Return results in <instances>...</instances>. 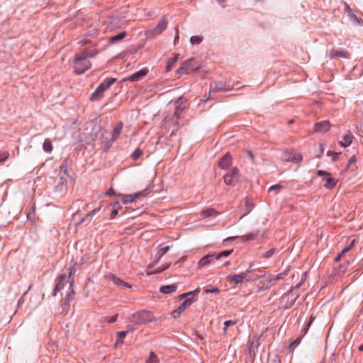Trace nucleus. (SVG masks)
<instances>
[{
	"mask_svg": "<svg viewBox=\"0 0 363 363\" xmlns=\"http://www.w3.org/2000/svg\"><path fill=\"white\" fill-rule=\"evenodd\" d=\"M95 55L84 50L81 52L77 54L74 58V72L77 74L84 73L86 70L89 69L91 64L87 60L88 57H93Z\"/></svg>",
	"mask_w": 363,
	"mask_h": 363,
	"instance_id": "nucleus-1",
	"label": "nucleus"
},
{
	"mask_svg": "<svg viewBox=\"0 0 363 363\" xmlns=\"http://www.w3.org/2000/svg\"><path fill=\"white\" fill-rule=\"evenodd\" d=\"M152 320V315L149 311H141L130 315L128 321L135 325H141Z\"/></svg>",
	"mask_w": 363,
	"mask_h": 363,
	"instance_id": "nucleus-2",
	"label": "nucleus"
},
{
	"mask_svg": "<svg viewBox=\"0 0 363 363\" xmlns=\"http://www.w3.org/2000/svg\"><path fill=\"white\" fill-rule=\"evenodd\" d=\"M167 25V19L166 16H163L157 26L152 29L145 30V35L147 38H154L160 35L166 29Z\"/></svg>",
	"mask_w": 363,
	"mask_h": 363,
	"instance_id": "nucleus-3",
	"label": "nucleus"
},
{
	"mask_svg": "<svg viewBox=\"0 0 363 363\" xmlns=\"http://www.w3.org/2000/svg\"><path fill=\"white\" fill-rule=\"evenodd\" d=\"M233 250H224L218 254L207 255L202 257L198 263L199 267H203L208 265L213 259H219L223 257H228L232 253Z\"/></svg>",
	"mask_w": 363,
	"mask_h": 363,
	"instance_id": "nucleus-4",
	"label": "nucleus"
},
{
	"mask_svg": "<svg viewBox=\"0 0 363 363\" xmlns=\"http://www.w3.org/2000/svg\"><path fill=\"white\" fill-rule=\"evenodd\" d=\"M116 79L110 78L103 82L91 94V99L92 101L98 100L102 96L103 92L108 89L115 82Z\"/></svg>",
	"mask_w": 363,
	"mask_h": 363,
	"instance_id": "nucleus-5",
	"label": "nucleus"
},
{
	"mask_svg": "<svg viewBox=\"0 0 363 363\" xmlns=\"http://www.w3.org/2000/svg\"><path fill=\"white\" fill-rule=\"evenodd\" d=\"M173 104L174 107V116L177 118H179L184 111L187 108L186 99L179 97L174 101H171L169 104Z\"/></svg>",
	"mask_w": 363,
	"mask_h": 363,
	"instance_id": "nucleus-6",
	"label": "nucleus"
},
{
	"mask_svg": "<svg viewBox=\"0 0 363 363\" xmlns=\"http://www.w3.org/2000/svg\"><path fill=\"white\" fill-rule=\"evenodd\" d=\"M223 179L225 184L235 186L238 181V169L232 168L224 175Z\"/></svg>",
	"mask_w": 363,
	"mask_h": 363,
	"instance_id": "nucleus-7",
	"label": "nucleus"
},
{
	"mask_svg": "<svg viewBox=\"0 0 363 363\" xmlns=\"http://www.w3.org/2000/svg\"><path fill=\"white\" fill-rule=\"evenodd\" d=\"M199 67V64L194 59H190L185 62L182 67L177 70V73L188 74L191 71L197 69Z\"/></svg>",
	"mask_w": 363,
	"mask_h": 363,
	"instance_id": "nucleus-8",
	"label": "nucleus"
},
{
	"mask_svg": "<svg viewBox=\"0 0 363 363\" xmlns=\"http://www.w3.org/2000/svg\"><path fill=\"white\" fill-rule=\"evenodd\" d=\"M317 174L320 177H323L325 181L324 186L325 188L333 189L336 185L337 180L332 177L330 173L323 170H318Z\"/></svg>",
	"mask_w": 363,
	"mask_h": 363,
	"instance_id": "nucleus-9",
	"label": "nucleus"
},
{
	"mask_svg": "<svg viewBox=\"0 0 363 363\" xmlns=\"http://www.w3.org/2000/svg\"><path fill=\"white\" fill-rule=\"evenodd\" d=\"M331 127V124L329 121H322L317 122L314 125V131L316 133H326Z\"/></svg>",
	"mask_w": 363,
	"mask_h": 363,
	"instance_id": "nucleus-10",
	"label": "nucleus"
},
{
	"mask_svg": "<svg viewBox=\"0 0 363 363\" xmlns=\"http://www.w3.org/2000/svg\"><path fill=\"white\" fill-rule=\"evenodd\" d=\"M250 267L245 272H242L239 274H230L228 276V279L230 282L238 284L244 280V279L247 277V274L250 272Z\"/></svg>",
	"mask_w": 363,
	"mask_h": 363,
	"instance_id": "nucleus-11",
	"label": "nucleus"
},
{
	"mask_svg": "<svg viewBox=\"0 0 363 363\" xmlns=\"http://www.w3.org/2000/svg\"><path fill=\"white\" fill-rule=\"evenodd\" d=\"M106 279L108 281L112 282L117 286L131 288V286L128 283L123 281L122 279L113 274H110L107 275Z\"/></svg>",
	"mask_w": 363,
	"mask_h": 363,
	"instance_id": "nucleus-12",
	"label": "nucleus"
},
{
	"mask_svg": "<svg viewBox=\"0 0 363 363\" xmlns=\"http://www.w3.org/2000/svg\"><path fill=\"white\" fill-rule=\"evenodd\" d=\"M194 300L193 298H187L186 299L177 309L173 311V315L174 318L179 316L182 313H183L186 307L189 306Z\"/></svg>",
	"mask_w": 363,
	"mask_h": 363,
	"instance_id": "nucleus-13",
	"label": "nucleus"
},
{
	"mask_svg": "<svg viewBox=\"0 0 363 363\" xmlns=\"http://www.w3.org/2000/svg\"><path fill=\"white\" fill-rule=\"evenodd\" d=\"M143 194L142 192H138L134 194H121V201L123 203L126 204L132 203L138 199Z\"/></svg>",
	"mask_w": 363,
	"mask_h": 363,
	"instance_id": "nucleus-14",
	"label": "nucleus"
},
{
	"mask_svg": "<svg viewBox=\"0 0 363 363\" xmlns=\"http://www.w3.org/2000/svg\"><path fill=\"white\" fill-rule=\"evenodd\" d=\"M353 138L352 133L350 130H347V133L344 134L339 143L342 147H347L352 144Z\"/></svg>",
	"mask_w": 363,
	"mask_h": 363,
	"instance_id": "nucleus-15",
	"label": "nucleus"
},
{
	"mask_svg": "<svg viewBox=\"0 0 363 363\" xmlns=\"http://www.w3.org/2000/svg\"><path fill=\"white\" fill-rule=\"evenodd\" d=\"M231 162H232L231 156L230 155L229 153H227L219 161L218 166L221 169H226L230 166Z\"/></svg>",
	"mask_w": 363,
	"mask_h": 363,
	"instance_id": "nucleus-16",
	"label": "nucleus"
},
{
	"mask_svg": "<svg viewBox=\"0 0 363 363\" xmlns=\"http://www.w3.org/2000/svg\"><path fill=\"white\" fill-rule=\"evenodd\" d=\"M302 155L300 153H289L287 157L285 158L286 161L292 162L294 163H298L302 161Z\"/></svg>",
	"mask_w": 363,
	"mask_h": 363,
	"instance_id": "nucleus-17",
	"label": "nucleus"
},
{
	"mask_svg": "<svg viewBox=\"0 0 363 363\" xmlns=\"http://www.w3.org/2000/svg\"><path fill=\"white\" fill-rule=\"evenodd\" d=\"M147 74V69H141L128 77V80L135 82L139 80L140 78L145 77Z\"/></svg>",
	"mask_w": 363,
	"mask_h": 363,
	"instance_id": "nucleus-18",
	"label": "nucleus"
},
{
	"mask_svg": "<svg viewBox=\"0 0 363 363\" xmlns=\"http://www.w3.org/2000/svg\"><path fill=\"white\" fill-rule=\"evenodd\" d=\"M123 129V123L119 122L113 128V133H112V140H116L121 133Z\"/></svg>",
	"mask_w": 363,
	"mask_h": 363,
	"instance_id": "nucleus-19",
	"label": "nucleus"
},
{
	"mask_svg": "<svg viewBox=\"0 0 363 363\" xmlns=\"http://www.w3.org/2000/svg\"><path fill=\"white\" fill-rule=\"evenodd\" d=\"M67 279V275L62 274L59 277L58 283L55 285L54 289L53 295L55 296L57 291H60L63 287L64 284L62 283Z\"/></svg>",
	"mask_w": 363,
	"mask_h": 363,
	"instance_id": "nucleus-20",
	"label": "nucleus"
},
{
	"mask_svg": "<svg viewBox=\"0 0 363 363\" xmlns=\"http://www.w3.org/2000/svg\"><path fill=\"white\" fill-rule=\"evenodd\" d=\"M177 286L175 284L162 286L160 287V292L163 294H171L177 290Z\"/></svg>",
	"mask_w": 363,
	"mask_h": 363,
	"instance_id": "nucleus-21",
	"label": "nucleus"
},
{
	"mask_svg": "<svg viewBox=\"0 0 363 363\" xmlns=\"http://www.w3.org/2000/svg\"><path fill=\"white\" fill-rule=\"evenodd\" d=\"M126 35H127L126 32H125V31L121 32L114 36L110 37L108 38V42L111 43H115L117 41H120V40H123L124 38L126 37Z\"/></svg>",
	"mask_w": 363,
	"mask_h": 363,
	"instance_id": "nucleus-22",
	"label": "nucleus"
},
{
	"mask_svg": "<svg viewBox=\"0 0 363 363\" xmlns=\"http://www.w3.org/2000/svg\"><path fill=\"white\" fill-rule=\"evenodd\" d=\"M201 215L203 218H208L211 216H216V215H218V212L213 208H208L201 211Z\"/></svg>",
	"mask_w": 363,
	"mask_h": 363,
	"instance_id": "nucleus-23",
	"label": "nucleus"
},
{
	"mask_svg": "<svg viewBox=\"0 0 363 363\" xmlns=\"http://www.w3.org/2000/svg\"><path fill=\"white\" fill-rule=\"evenodd\" d=\"M348 57V54L345 52V51H342V50H340V51H332L330 53V57L331 58H333V57H343V58H347Z\"/></svg>",
	"mask_w": 363,
	"mask_h": 363,
	"instance_id": "nucleus-24",
	"label": "nucleus"
},
{
	"mask_svg": "<svg viewBox=\"0 0 363 363\" xmlns=\"http://www.w3.org/2000/svg\"><path fill=\"white\" fill-rule=\"evenodd\" d=\"M43 149L46 152H51L52 151V145L49 139L45 140L43 145Z\"/></svg>",
	"mask_w": 363,
	"mask_h": 363,
	"instance_id": "nucleus-25",
	"label": "nucleus"
},
{
	"mask_svg": "<svg viewBox=\"0 0 363 363\" xmlns=\"http://www.w3.org/2000/svg\"><path fill=\"white\" fill-rule=\"evenodd\" d=\"M116 335H117V340H116V342L115 343L116 346L117 345H118V344L123 343V339L127 335V332H124V331L118 332L116 333Z\"/></svg>",
	"mask_w": 363,
	"mask_h": 363,
	"instance_id": "nucleus-26",
	"label": "nucleus"
},
{
	"mask_svg": "<svg viewBox=\"0 0 363 363\" xmlns=\"http://www.w3.org/2000/svg\"><path fill=\"white\" fill-rule=\"evenodd\" d=\"M159 358L154 352L150 353L149 357L146 360V363H159Z\"/></svg>",
	"mask_w": 363,
	"mask_h": 363,
	"instance_id": "nucleus-27",
	"label": "nucleus"
},
{
	"mask_svg": "<svg viewBox=\"0 0 363 363\" xmlns=\"http://www.w3.org/2000/svg\"><path fill=\"white\" fill-rule=\"evenodd\" d=\"M203 40V38L201 35H194L190 38V42L192 45L200 44Z\"/></svg>",
	"mask_w": 363,
	"mask_h": 363,
	"instance_id": "nucleus-28",
	"label": "nucleus"
},
{
	"mask_svg": "<svg viewBox=\"0 0 363 363\" xmlns=\"http://www.w3.org/2000/svg\"><path fill=\"white\" fill-rule=\"evenodd\" d=\"M179 55H176L173 58L169 60L167 65L166 67L167 71H169L173 67L174 64L177 61Z\"/></svg>",
	"mask_w": 363,
	"mask_h": 363,
	"instance_id": "nucleus-29",
	"label": "nucleus"
},
{
	"mask_svg": "<svg viewBox=\"0 0 363 363\" xmlns=\"http://www.w3.org/2000/svg\"><path fill=\"white\" fill-rule=\"evenodd\" d=\"M9 157V152L0 150V163L6 162Z\"/></svg>",
	"mask_w": 363,
	"mask_h": 363,
	"instance_id": "nucleus-30",
	"label": "nucleus"
},
{
	"mask_svg": "<svg viewBox=\"0 0 363 363\" xmlns=\"http://www.w3.org/2000/svg\"><path fill=\"white\" fill-rule=\"evenodd\" d=\"M169 267V264H167L164 267L158 268L155 271H153L150 268H148L147 273L148 274H155V273H160V272H163L164 270L167 269Z\"/></svg>",
	"mask_w": 363,
	"mask_h": 363,
	"instance_id": "nucleus-31",
	"label": "nucleus"
},
{
	"mask_svg": "<svg viewBox=\"0 0 363 363\" xmlns=\"http://www.w3.org/2000/svg\"><path fill=\"white\" fill-rule=\"evenodd\" d=\"M110 28L111 30L113 29H116L118 28H120L121 26H122V23H121L116 18H113L111 22H110Z\"/></svg>",
	"mask_w": 363,
	"mask_h": 363,
	"instance_id": "nucleus-32",
	"label": "nucleus"
},
{
	"mask_svg": "<svg viewBox=\"0 0 363 363\" xmlns=\"http://www.w3.org/2000/svg\"><path fill=\"white\" fill-rule=\"evenodd\" d=\"M169 246H166L160 248L157 252L158 259H160L165 253H167L169 251Z\"/></svg>",
	"mask_w": 363,
	"mask_h": 363,
	"instance_id": "nucleus-33",
	"label": "nucleus"
},
{
	"mask_svg": "<svg viewBox=\"0 0 363 363\" xmlns=\"http://www.w3.org/2000/svg\"><path fill=\"white\" fill-rule=\"evenodd\" d=\"M143 155V151L140 148H137L132 154V158L134 160H138Z\"/></svg>",
	"mask_w": 363,
	"mask_h": 363,
	"instance_id": "nucleus-34",
	"label": "nucleus"
},
{
	"mask_svg": "<svg viewBox=\"0 0 363 363\" xmlns=\"http://www.w3.org/2000/svg\"><path fill=\"white\" fill-rule=\"evenodd\" d=\"M235 324H236V321L235 320H226L224 322V328H223V332L224 333H226L227 332V329L229 326L230 325H234Z\"/></svg>",
	"mask_w": 363,
	"mask_h": 363,
	"instance_id": "nucleus-35",
	"label": "nucleus"
},
{
	"mask_svg": "<svg viewBox=\"0 0 363 363\" xmlns=\"http://www.w3.org/2000/svg\"><path fill=\"white\" fill-rule=\"evenodd\" d=\"M345 11L351 18H353L354 20L359 22V19L353 14L352 9L347 5H345Z\"/></svg>",
	"mask_w": 363,
	"mask_h": 363,
	"instance_id": "nucleus-36",
	"label": "nucleus"
},
{
	"mask_svg": "<svg viewBox=\"0 0 363 363\" xmlns=\"http://www.w3.org/2000/svg\"><path fill=\"white\" fill-rule=\"evenodd\" d=\"M354 241H355V240H353L349 246H347V247H346L343 248V249L342 250V251H341V255H344V254H345L346 252H349V251L352 249V247H353L354 243Z\"/></svg>",
	"mask_w": 363,
	"mask_h": 363,
	"instance_id": "nucleus-37",
	"label": "nucleus"
},
{
	"mask_svg": "<svg viewBox=\"0 0 363 363\" xmlns=\"http://www.w3.org/2000/svg\"><path fill=\"white\" fill-rule=\"evenodd\" d=\"M274 251L275 250L274 249H271L267 252H265L263 255H262V257H265V258H269L270 257L272 256V255L274 253Z\"/></svg>",
	"mask_w": 363,
	"mask_h": 363,
	"instance_id": "nucleus-38",
	"label": "nucleus"
},
{
	"mask_svg": "<svg viewBox=\"0 0 363 363\" xmlns=\"http://www.w3.org/2000/svg\"><path fill=\"white\" fill-rule=\"evenodd\" d=\"M340 153H337V152H331V151H328L327 152V155L328 156H330L331 155V157H333V161H336L337 160V156L339 155Z\"/></svg>",
	"mask_w": 363,
	"mask_h": 363,
	"instance_id": "nucleus-39",
	"label": "nucleus"
},
{
	"mask_svg": "<svg viewBox=\"0 0 363 363\" xmlns=\"http://www.w3.org/2000/svg\"><path fill=\"white\" fill-rule=\"evenodd\" d=\"M219 292V289L217 287H213L211 289H206L204 290L205 294H209V293H218Z\"/></svg>",
	"mask_w": 363,
	"mask_h": 363,
	"instance_id": "nucleus-40",
	"label": "nucleus"
},
{
	"mask_svg": "<svg viewBox=\"0 0 363 363\" xmlns=\"http://www.w3.org/2000/svg\"><path fill=\"white\" fill-rule=\"evenodd\" d=\"M200 291V289H196V290H194V291H191V292H189V293H186V294H183L180 296V298H185L186 296H189V295H191V294H197Z\"/></svg>",
	"mask_w": 363,
	"mask_h": 363,
	"instance_id": "nucleus-41",
	"label": "nucleus"
},
{
	"mask_svg": "<svg viewBox=\"0 0 363 363\" xmlns=\"http://www.w3.org/2000/svg\"><path fill=\"white\" fill-rule=\"evenodd\" d=\"M301 342V338L298 337L296 338L294 342H292L289 346L290 348H294L296 347Z\"/></svg>",
	"mask_w": 363,
	"mask_h": 363,
	"instance_id": "nucleus-42",
	"label": "nucleus"
},
{
	"mask_svg": "<svg viewBox=\"0 0 363 363\" xmlns=\"http://www.w3.org/2000/svg\"><path fill=\"white\" fill-rule=\"evenodd\" d=\"M68 271H69V277H68V281L70 280V278L74 275L75 272H76V269H74V267H70L68 269Z\"/></svg>",
	"mask_w": 363,
	"mask_h": 363,
	"instance_id": "nucleus-43",
	"label": "nucleus"
},
{
	"mask_svg": "<svg viewBox=\"0 0 363 363\" xmlns=\"http://www.w3.org/2000/svg\"><path fill=\"white\" fill-rule=\"evenodd\" d=\"M356 162H357V160H356L355 157H354V156H352V157L350 159V160H349V162H348V164H347V168H349L352 164H354L356 163Z\"/></svg>",
	"mask_w": 363,
	"mask_h": 363,
	"instance_id": "nucleus-44",
	"label": "nucleus"
},
{
	"mask_svg": "<svg viewBox=\"0 0 363 363\" xmlns=\"http://www.w3.org/2000/svg\"><path fill=\"white\" fill-rule=\"evenodd\" d=\"M118 315H114L112 317L107 319V322L109 323H115L117 320Z\"/></svg>",
	"mask_w": 363,
	"mask_h": 363,
	"instance_id": "nucleus-45",
	"label": "nucleus"
},
{
	"mask_svg": "<svg viewBox=\"0 0 363 363\" xmlns=\"http://www.w3.org/2000/svg\"><path fill=\"white\" fill-rule=\"evenodd\" d=\"M257 235V233H250L248 235H246V240H250L254 239Z\"/></svg>",
	"mask_w": 363,
	"mask_h": 363,
	"instance_id": "nucleus-46",
	"label": "nucleus"
},
{
	"mask_svg": "<svg viewBox=\"0 0 363 363\" xmlns=\"http://www.w3.org/2000/svg\"><path fill=\"white\" fill-rule=\"evenodd\" d=\"M118 213V209L115 208L114 210H113L111 213L110 218L113 219L117 216Z\"/></svg>",
	"mask_w": 363,
	"mask_h": 363,
	"instance_id": "nucleus-47",
	"label": "nucleus"
},
{
	"mask_svg": "<svg viewBox=\"0 0 363 363\" xmlns=\"http://www.w3.org/2000/svg\"><path fill=\"white\" fill-rule=\"evenodd\" d=\"M281 189V186L280 185L276 184V185H273V186H270L269 191L280 190Z\"/></svg>",
	"mask_w": 363,
	"mask_h": 363,
	"instance_id": "nucleus-48",
	"label": "nucleus"
},
{
	"mask_svg": "<svg viewBox=\"0 0 363 363\" xmlns=\"http://www.w3.org/2000/svg\"><path fill=\"white\" fill-rule=\"evenodd\" d=\"M135 328H133L132 325H128V326L126 327V330H124V332H127V334H128L129 333H131V332L134 331V330H135Z\"/></svg>",
	"mask_w": 363,
	"mask_h": 363,
	"instance_id": "nucleus-49",
	"label": "nucleus"
},
{
	"mask_svg": "<svg viewBox=\"0 0 363 363\" xmlns=\"http://www.w3.org/2000/svg\"><path fill=\"white\" fill-rule=\"evenodd\" d=\"M100 207L96 209H94L93 211H90L89 213H87L86 216H94L97 211L100 210Z\"/></svg>",
	"mask_w": 363,
	"mask_h": 363,
	"instance_id": "nucleus-50",
	"label": "nucleus"
},
{
	"mask_svg": "<svg viewBox=\"0 0 363 363\" xmlns=\"http://www.w3.org/2000/svg\"><path fill=\"white\" fill-rule=\"evenodd\" d=\"M115 194V191L113 189V188H110L108 189V191H107L106 193H105V195L106 196H111V195H113Z\"/></svg>",
	"mask_w": 363,
	"mask_h": 363,
	"instance_id": "nucleus-51",
	"label": "nucleus"
},
{
	"mask_svg": "<svg viewBox=\"0 0 363 363\" xmlns=\"http://www.w3.org/2000/svg\"><path fill=\"white\" fill-rule=\"evenodd\" d=\"M179 29L176 28V35L174 38V43L176 44L177 41L179 40Z\"/></svg>",
	"mask_w": 363,
	"mask_h": 363,
	"instance_id": "nucleus-52",
	"label": "nucleus"
},
{
	"mask_svg": "<svg viewBox=\"0 0 363 363\" xmlns=\"http://www.w3.org/2000/svg\"><path fill=\"white\" fill-rule=\"evenodd\" d=\"M247 155L251 158L252 160H253L254 156L251 151H247Z\"/></svg>",
	"mask_w": 363,
	"mask_h": 363,
	"instance_id": "nucleus-53",
	"label": "nucleus"
},
{
	"mask_svg": "<svg viewBox=\"0 0 363 363\" xmlns=\"http://www.w3.org/2000/svg\"><path fill=\"white\" fill-rule=\"evenodd\" d=\"M59 169H60V172H63L64 173H65V172H66V167H65V166H60V167H59Z\"/></svg>",
	"mask_w": 363,
	"mask_h": 363,
	"instance_id": "nucleus-54",
	"label": "nucleus"
},
{
	"mask_svg": "<svg viewBox=\"0 0 363 363\" xmlns=\"http://www.w3.org/2000/svg\"><path fill=\"white\" fill-rule=\"evenodd\" d=\"M219 4L223 6V7H225V0H217Z\"/></svg>",
	"mask_w": 363,
	"mask_h": 363,
	"instance_id": "nucleus-55",
	"label": "nucleus"
},
{
	"mask_svg": "<svg viewBox=\"0 0 363 363\" xmlns=\"http://www.w3.org/2000/svg\"><path fill=\"white\" fill-rule=\"evenodd\" d=\"M342 255H341V253H340V255H338L335 257V261H338V260H340V257H341V256H342Z\"/></svg>",
	"mask_w": 363,
	"mask_h": 363,
	"instance_id": "nucleus-56",
	"label": "nucleus"
},
{
	"mask_svg": "<svg viewBox=\"0 0 363 363\" xmlns=\"http://www.w3.org/2000/svg\"><path fill=\"white\" fill-rule=\"evenodd\" d=\"M359 350L363 352V344L359 346Z\"/></svg>",
	"mask_w": 363,
	"mask_h": 363,
	"instance_id": "nucleus-57",
	"label": "nucleus"
},
{
	"mask_svg": "<svg viewBox=\"0 0 363 363\" xmlns=\"http://www.w3.org/2000/svg\"><path fill=\"white\" fill-rule=\"evenodd\" d=\"M60 180L62 181V183L64 182L65 179L62 177H60Z\"/></svg>",
	"mask_w": 363,
	"mask_h": 363,
	"instance_id": "nucleus-58",
	"label": "nucleus"
},
{
	"mask_svg": "<svg viewBox=\"0 0 363 363\" xmlns=\"http://www.w3.org/2000/svg\"><path fill=\"white\" fill-rule=\"evenodd\" d=\"M170 119H171V118H168L167 117V118H165V119H164V120H165L166 121H169V120H170Z\"/></svg>",
	"mask_w": 363,
	"mask_h": 363,
	"instance_id": "nucleus-59",
	"label": "nucleus"
},
{
	"mask_svg": "<svg viewBox=\"0 0 363 363\" xmlns=\"http://www.w3.org/2000/svg\"><path fill=\"white\" fill-rule=\"evenodd\" d=\"M321 150H322V152L323 151V145H321Z\"/></svg>",
	"mask_w": 363,
	"mask_h": 363,
	"instance_id": "nucleus-60",
	"label": "nucleus"
}]
</instances>
